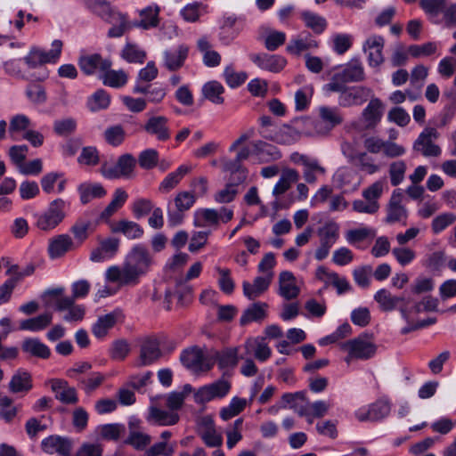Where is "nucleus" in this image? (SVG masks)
Wrapping results in <instances>:
<instances>
[{
	"mask_svg": "<svg viewBox=\"0 0 456 456\" xmlns=\"http://www.w3.org/2000/svg\"><path fill=\"white\" fill-rule=\"evenodd\" d=\"M142 274V245H134L122 265L110 266L104 273L106 281L118 286H134L139 283Z\"/></svg>",
	"mask_w": 456,
	"mask_h": 456,
	"instance_id": "nucleus-1",
	"label": "nucleus"
},
{
	"mask_svg": "<svg viewBox=\"0 0 456 456\" xmlns=\"http://www.w3.org/2000/svg\"><path fill=\"white\" fill-rule=\"evenodd\" d=\"M84 3L87 9L111 24L108 31L109 37H120L132 26H142V20L130 23L126 15L112 9L107 0H84Z\"/></svg>",
	"mask_w": 456,
	"mask_h": 456,
	"instance_id": "nucleus-2",
	"label": "nucleus"
},
{
	"mask_svg": "<svg viewBox=\"0 0 456 456\" xmlns=\"http://www.w3.org/2000/svg\"><path fill=\"white\" fill-rule=\"evenodd\" d=\"M69 203L62 199L51 201L41 213L36 214V225L42 231H50L59 225L66 216Z\"/></svg>",
	"mask_w": 456,
	"mask_h": 456,
	"instance_id": "nucleus-3",
	"label": "nucleus"
},
{
	"mask_svg": "<svg viewBox=\"0 0 456 456\" xmlns=\"http://www.w3.org/2000/svg\"><path fill=\"white\" fill-rule=\"evenodd\" d=\"M391 407L390 400L387 397H381L374 403L356 410L354 416L361 422H379L389 416Z\"/></svg>",
	"mask_w": 456,
	"mask_h": 456,
	"instance_id": "nucleus-4",
	"label": "nucleus"
},
{
	"mask_svg": "<svg viewBox=\"0 0 456 456\" xmlns=\"http://www.w3.org/2000/svg\"><path fill=\"white\" fill-rule=\"evenodd\" d=\"M136 160L130 154L120 156L115 165L103 163L101 167L102 175L109 179L130 178L133 176Z\"/></svg>",
	"mask_w": 456,
	"mask_h": 456,
	"instance_id": "nucleus-5",
	"label": "nucleus"
},
{
	"mask_svg": "<svg viewBox=\"0 0 456 456\" xmlns=\"http://www.w3.org/2000/svg\"><path fill=\"white\" fill-rule=\"evenodd\" d=\"M343 348L348 352L346 358L347 362L351 359L368 360L373 357L377 351V346L367 336H359L358 338L348 340L343 345Z\"/></svg>",
	"mask_w": 456,
	"mask_h": 456,
	"instance_id": "nucleus-6",
	"label": "nucleus"
},
{
	"mask_svg": "<svg viewBox=\"0 0 456 456\" xmlns=\"http://www.w3.org/2000/svg\"><path fill=\"white\" fill-rule=\"evenodd\" d=\"M231 387V383L224 379L205 385L200 387L195 393V402L198 403H206L216 398H223L229 393Z\"/></svg>",
	"mask_w": 456,
	"mask_h": 456,
	"instance_id": "nucleus-7",
	"label": "nucleus"
},
{
	"mask_svg": "<svg viewBox=\"0 0 456 456\" xmlns=\"http://www.w3.org/2000/svg\"><path fill=\"white\" fill-rule=\"evenodd\" d=\"M197 434L208 447H220L223 444V436L216 431L215 421L209 415L197 420Z\"/></svg>",
	"mask_w": 456,
	"mask_h": 456,
	"instance_id": "nucleus-8",
	"label": "nucleus"
},
{
	"mask_svg": "<svg viewBox=\"0 0 456 456\" xmlns=\"http://www.w3.org/2000/svg\"><path fill=\"white\" fill-rule=\"evenodd\" d=\"M384 46L385 38L380 35H371L364 41L362 50L367 53V61L370 67L378 68L384 62Z\"/></svg>",
	"mask_w": 456,
	"mask_h": 456,
	"instance_id": "nucleus-9",
	"label": "nucleus"
},
{
	"mask_svg": "<svg viewBox=\"0 0 456 456\" xmlns=\"http://www.w3.org/2000/svg\"><path fill=\"white\" fill-rule=\"evenodd\" d=\"M437 137V131L435 128H425L413 143V150L420 152L425 157H438L441 149L433 142Z\"/></svg>",
	"mask_w": 456,
	"mask_h": 456,
	"instance_id": "nucleus-10",
	"label": "nucleus"
},
{
	"mask_svg": "<svg viewBox=\"0 0 456 456\" xmlns=\"http://www.w3.org/2000/svg\"><path fill=\"white\" fill-rule=\"evenodd\" d=\"M403 194L400 189L395 190L392 192L388 204L387 206V216L385 222L387 224H395L403 222L405 224L408 212L405 207L402 204Z\"/></svg>",
	"mask_w": 456,
	"mask_h": 456,
	"instance_id": "nucleus-11",
	"label": "nucleus"
},
{
	"mask_svg": "<svg viewBox=\"0 0 456 456\" xmlns=\"http://www.w3.org/2000/svg\"><path fill=\"white\" fill-rule=\"evenodd\" d=\"M371 90L364 86L346 87L338 96V104L343 108L362 105L370 96Z\"/></svg>",
	"mask_w": 456,
	"mask_h": 456,
	"instance_id": "nucleus-12",
	"label": "nucleus"
},
{
	"mask_svg": "<svg viewBox=\"0 0 456 456\" xmlns=\"http://www.w3.org/2000/svg\"><path fill=\"white\" fill-rule=\"evenodd\" d=\"M248 57L259 69L273 73L281 71L287 64L286 59L278 54L250 53Z\"/></svg>",
	"mask_w": 456,
	"mask_h": 456,
	"instance_id": "nucleus-13",
	"label": "nucleus"
},
{
	"mask_svg": "<svg viewBox=\"0 0 456 456\" xmlns=\"http://www.w3.org/2000/svg\"><path fill=\"white\" fill-rule=\"evenodd\" d=\"M51 389L55 395V399L63 404H76L78 402L77 392L70 387L69 382L62 379H52L49 380Z\"/></svg>",
	"mask_w": 456,
	"mask_h": 456,
	"instance_id": "nucleus-14",
	"label": "nucleus"
},
{
	"mask_svg": "<svg viewBox=\"0 0 456 456\" xmlns=\"http://www.w3.org/2000/svg\"><path fill=\"white\" fill-rule=\"evenodd\" d=\"M41 446L46 453L70 456L72 442L68 437L53 435L44 438L41 442Z\"/></svg>",
	"mask_w": 456,
	"mask_h": 456,
	"instance_id": "nucleus-15",
	"label": "nucleus"
},
{
	"mask_svg": "<svg viewBox=\"0 0 456 456\" xmlns=\"http://www.w3.org/2000/svg\"><path fill=\"white\" fill-rule=\"evenodd\" d=\"M119 240L114 237L106 238L100 241L99 246L90 255V260L102 263L113 258L118 251Z\"/></svg>",
	"mask_w": 456,
	"mask_h": 456,
	"instance_id": "nucleus-16",
	"label": "nucleus"
},
{
	"mask_svg": "<svg viewBox=\"0 0 456 456\" xmlns=\"http://www.w3.org/2000/svg\"><path fill=\"white\" fill-rule=\"evenodd\" d=\"M78 66L86 75H94L96 71H103L111 67V61L103 59L99 53L82 54L78 59Z\"/></svg>",
	"mask_w": 456,
	"mask_h": 456,
	"instance_id": "nucleus-17",
	"label": "nucleus"
},
{
	"mask_svg": "<svg viewBox=\"0 0 456 456\" xmlns=\"http://www.w3.org/2000/svg\"><path fill=\"white\" fill-rule=\"evenodd\" d=\"M383 116V103L379 98H372L362 112L361 119L365 129H373Z\"/></svg>",
	"mask_w": 456,
	"mask_h": 456,
	"instance_id": "nucleus-18",
	"label": "nucleus"
},
{
	"mask_svg": "<svg viewBox=\"0 0 456 456\" xmlns=\"http://www.w3.org/2000/svg\"><path fill=\"white\" fill-rule=\"evenodd\" d=\"M121 317L122 314L119 310L99 316L92 325V333L98 339L103 338Z\"/></svg>",
	"mask_w": 456,
	"mask_h": 456,
	"instance_id": "nucleus-19",
	"label": "nucleus"
},
{
	"mask_svg": "<svg viewBox=\"0 0 456 456\" xmlns=\"http://www.w3.org/2000/svg\"><path fill=\"white\" fill-rule=\"evenodd\" d=\"M144 131L154 135L157 140L166 142L170 138L168 119L164 116H152L144 124Z\"/></svg>",
	"mask_w": 456,
	"mask_h": 456,
	"instance_id": "nucleus-20",
	"label": "nucleus"
},
{
	"mask_svg": "<svg viewBox=\"0 0 456 456\" xmlns=\"http://www.w3.org/2000/svg\"><path fill=\"white\" fill-rule=\"evenodd\" d=\"M273 273L269 272L265 276H257L250 283L247 281L242 282L243 294L246 297L253 300L266 291L272 282Z\"/></svg>",
	"mask_w": 456,
	"mask_h": 456,
	"instance_id": "nucleus-21",
	"label": "nucleus"
},
{
	"mask_svg": "<svg viewBox=\"0 0 456 456\" xmlns=\"http://www.w3.org/2000/svg\"><path fill=\"white\" fill-rule=\"evenodd\" d=\"M128 435L123 444L137 451L142 450V422L137 416H131L127 421Z\"/></svg>",
	"mask_w": 456,
	"mask_h": 456,
	"instance_id": "nucleus-22",
	"label": "nucleus"
},
{
	"mask_svg": "<svg viewBox=\"0 0 456 456\" xmlns=\"http://www.w3.org/2000/svg\"><path fill=\"white\" fill-rule=\"evenodd\" d=\"M375 301L379 305L382 311L390 312L396 308L399 309L401 305H405L409 303L404 297L393 296L390 291L386 289H381L374 295Z\"/></svg>",
	"mask_w": 456,
	"mask_h": 456,
	"instance_id": "nucleus-23",
	"label": "nucleus"
},
{
	"mask_svg": "<svg viewBox=\"0 0 456 456\" xmlns=\"http://www.w3.org/2000/svg\"><path fill=\"white\" fill-rule=\"evenodd\" d=\"M189 47L186 45H178L176 50H166L163 53L164 64L170 71L179 69L188 57Z\"/></svg>",
	"mask_w": 456,
	"mask_h": 456,
	"instance_id": "nucleus-24",
	"label": "nucleus"
},
{
	"mask_svg": "<svg viewBox=\"0 0 456 456\" xmlns=\"http://www.w3.org/2000/svg\"><path fill=\"white\" fill-rule=\"evenodd\" d=\"M204 355L200 348L197 346L186 348L180 354L182 364L191 370L199 371L203 370Z\"/></svg>",
	"mask_w": 456,
	"mask_h": 456,
	"instance_id": "nucleus-25",
	"label": "nucleus"
},
{
	"mask_svg": "<svg viewBox=\"0 0 456 456\" xmlns=\"http://www.w3.org/2000/svg\"><path fill=\"white\" fill-rule=\"evenodd\" d=\"M299 289L296 285L295 277L289 271H283L279 275V295L287 300L296 298Z\"/></svg>",
	"mask_w": 456,
	"mask_h": 456,
	"instance_id": "nucleus-26",
	"label": "nucleus"
},
{
	"mask_svg": "<svg viewBox=\"0 0 456 456\" xmlns=\"http://www.w3.org/2000/svg\"><path fill=\"white\" fill-rule=\"evenodd\" d=\"M77 192L83 205L88 204L95 199H101L106 195V190L101 183L86 182L78 185Z\"/></svg>",
	"mask_w": 456,
	"mask_h": 456,
	"instance_id": "nucleus-27",
	"label": "nucleus"
},
{
	"mask_svg": "<svg viewBox=\"0 0 456 456\" xmlns=\"http://www.w3.org/2000/svg\"><path fill=\"white\" fill-rule=\"evenodd\" d=\"M192 170L191 165L183 164L175 171L169 173L160 183L159 190L161 192H168L175 188L182 179Z\"/></svg>",
	"mask_w": 456,
	"mask_h": 456,
	"instance_id": "nucleus-28",
	"label": "nucleus"
},
{
	"mask_svg": "<svg viewBox=\"0 0 456 456\" xmlns=\"http://www.w3.org/2000/svg\"><path fill=\"white\" fill-rule=\"evenodd\" d=\"M341 78L346 83L361 82L364 79V69L359 60H352L340 71Z\"/></svg>",
	"mask_w": 456,
	"mask_h": 456,
	"instance_id": "nucleus-29",
	"label": "nucleus"
},
{
	"mask_svg": "<svg viewBox=\"0 0 456 456\" xmlns=\"http://www.w3.org/2000/svg\"><path fill=\"white\" fill-rule=\"evenodd\" d=\"M21 349L24 353L41 359H48L51 355L50 348L37 338L24 339Z\"/></svg>",
	"mask_w": 456,
	"mask_h": 456,
	"instance_id": "nucleus-30",
	"label": "nucleus"
},
{
	"mask_svg": "<svg viewBox=\"0 0 456 456\" xmlns=\"http://www.w3.org/2000/svg\"><path fill=\"white\" fill-rule=\"evenodd\" d=\"M148 419L161 426H170L178 422L179 415L171 410L166 411L151 405L149 409Z\"/></svg>",
	"mask_w": 456,
	"mask_h": 456,
	"instance_id": "nucleus-31",
	"label": "nucleus"
},
{
	"mask_svg": "<svg viewBox=\"0 0 456 456\" xmlns=\"http://www.w3.org/2000/svg\"><path fill=\"white\" fill-rule=\"evenodd\" d=\"M73 245V240L68 234L54 237L49 243L48 252L51 258H58L68 252Z\"/></svg>",
	"mask_w": 456,
	"mask_h": 456,
	"instance_id": "nucleus-32",
	"label": "nucleus"
},
{
	"mask_svg": "<svg viewBox=\"0 0 456 456\" xmlns=\"http://www.w3.org/2000/svg\"><path fill=\"white\" fill-rule=\"evenodd\" d=\"M268 305L263 302H256L248 306L240 319V325L244 326L252 322H260L266 317Z\"/></svg>",
	"mask_w": 456,
	"mask_h": 456,
	"instance_id": "nucleus-33",
	"label": "nucleus"
},
{
	"mask_svg": "<svg viewBox=\"0 0 456 456\" xmlns=\"http://www.w3.org/2000/svg\"><path fill=\"white\" fill-rule=\"evenodd\" d=\"M53 321V314L46 312L36 317L26 319L20 322V329L37 332L48 327Z\"/></svg>",
	"mask_w": 456,
	"mask_h": 456,
	"instance_id": "nucleus-34",
	"label": "nucleus"
},
{
	"mask_svg": "<svg viewBox=\"0 0 456 456\" xmlns=\"http://www.w3.org/2000/svg\"><path fill=\"white\" fill-rule=\"evenodd\" d=\"M350 160L361 171L368 175H373L380 169V166L375 163L374 158L365 151L358 152L355 155L351 156Z\"/></svg>",
	"mask_w": 456,
	"mask_h": 456,
	"instance_id": "nucleus-35",
	"label": "nucleus"
},
{
	"mask_svg": "<svg viewBox=\"0 0 456 456\" xmlns=\"http://www.w3.org/2000/svg\"><path fill=\"white\" fill-rule=\"evenodd\" d=\"M299 179V174L297 170L292 168H285L282 170L279 181L273 187V194L279 196L286 192L292 183H297Z\"/></svg>",
	"mask_w": 456,
	"mask_h": 456,
	"instance_id": "nucleus-36",
	"label": "nucleus"
},
{
	"mask_svg": "<svg viewBox=\"0 0 456 456\" xmlns=\"http://www.w3.org/2000/svg\"><path fill=\"white\" fill-rule=\"evenodd\" d=\"M315 47H317V42L307 34L304 37L299 36L297 38L291 39L287 45L286 50L290 54L299 55L303 52Z\"/></svg>",
	"mask_w": 456,
	"mask_h": 456,
	"instance_id": "nucleus-37",
	"label": "nucleus"
},
{
	"mask_svg": "<svg viewBox=\"0 0 456 456\" xmlns=\"http://www.w3.org/2000/svg\"><path fill=\"white\" fill-rule=\"evenodd\" d=\"M32 388L31 376L28 371L19 370L12 377L9 389L12 393L28 391Z\"/></svg>",
	"mask_w": 456,
	"mask_h": 456,
	"instance_id": "nucleus-38",
	"label": "nucleus"
},
{
	"mask_svg": "<svg viewBox=\"0 0 456 456\" xmlns=\"http://www.w3.org/2000/svg\"><path fill=\"white\" fill-rule=\"evenodd\" d=\"M318 112L320 118L325 123L328 130H331L343 122V117L337 107L321 106L318 109Z\"/></svg>",
	"mask_w": 456,
	"mask_h": 456,
	"instance_id": "nucleus-39",
	"label": "nucleus"
},
{
	"mask_svg": "<svg viewBox=\"0 0 456 456\" xmlns=\"http://www.w3.org/2000/svg\"><path fill=\"white\" fill-rule=\"evenodd\" d=\"M446 0H420L419 6L435 24L442 22L439 20V13L444 9Z\"/></svg>",
	"mask_w": 456,
	"mask_h": 456,
	"instance_id": "nucleus-40",
	"label": "nucleus"
},
{
	"mask_svg": "<svg viewBox=\"0 0 456 456\" xmlns=\"http://www.w3.org/2000/svg\"><path fill=\"white\" fill-rule=\"evenodd\" d=\"M224 87L218 81L213 80L207 82L202 86V94L204 97L215 104H223L224 99L223 94Z\"/></svg>",
	"mask_w": 456,
	"mask_h": 456,
	"instance_id": "nucleus-41",
	"label": "nucleus"
},
{
	"mask_svg": "<svg viewBox=\"0 0 456 456\" xmlns=\"http://www.w3.org/2000/svg\"><path fill=\"white\" fill-rule=\"evenodd\" d=\"M105 380V376L101 372H91L87 377L77 378L78 387L86 394L91 395Z\"/></svg>",
	"mask_w": 456,
	"mask_h": 456,
	"instance_id": "nucleus-42",
	"label": "nucleus"
},
{
	"mask_svg": "<svg viewBox=\"0 0 456 456\" xmlns=\"http://www.w3.org/2000/svg\"><path fill=\"white\" fill-rule=\"evenodd\" d=\"M321 244L332 247L339 237V226L335 222L325 224L318 230Z\"/></svg>",
	"mask_w": 456,
	"mask_h": 456,
	"instance_id": "nucleus-43",
	"label": "nucleus"
},
{
	"mask_svg": "<svg viewBox=\"0 0 456 456\" xmlns=\"http://www.w3.org/2000/svg\"><path fill=\"white\" fill-rule=\"evenodd\" d=\"M112 232H120L129 240L140 238L142 233V230L138 224L127 220H120L116 223L112 227Z\"/></svg>",
	"mask_w": 456,
	"mask_h": 456,
	"instance_id": "nucleus-44",
	"label": "nucleus"
},
{
	"mask_svg": "<svg viewBox=\"0 0 456 456\" xmlns=\"http://www.w3.org/2000/svg\"><path fill=\"white\" fill-rule=\"evenodd\" d=\"M255 149L259 159L264 162L278 160L281 158V154L277 147L265 142L258 141L255 144Z\"/></svg>",
	"mask_w": 456,
	"mask_h": 456,
	"instance_id": "nucleus-45",
	"label": "nucleus"
},
{
	"mask_svg": "<svg viewBox=\"0 0 456 456\" xmlns=\"http://www.w3.org/2000/svg\"><path fill=\"white\" fill-rule=\"evenodd\" d=\"M301 18L304 20L305 26L311 28L316 34H322L327 27V21L325 18L310 11H304L301 13Z\"/></svg>",
	"mask_w": 456,
	"mask_h": 456,
	"instance_id": "nucleus-46",
	"label": "nucleus"
},
{
	"mask_svg": "<svg viewBox=\"0 0 456 456\" xmlns=\"http://www.w3.org/2000/svg\"><path fill=\"white\" fill-rule=\"evenodd\" d=\"M216 360L221 370L233 368L238 362L237 348H226L216 353Z\"/></svg>",
	"mask_w": 456,
	"mask_h": 456,
	"instance_id": "nucleus-47",
	"label": "nucleus"
},
{
	"mask_svg": "<svg viewBox=\"0 0 456 456\" xmlns=\"http://www.w3.org/2000/svg\"><path fill=\"white\" fill-rule=\"evenodd\" d=\"M98 430L102 438L105 440L117 441L126 432L125 425L121 423H109L100 425Z\"/></svg>",
	"mask_w": 456,
	"mask_h": 456,
	"instance_id": "nucleus-48",
	"label": "nucleus"
},
{
	"mask_svg": "<svg viewBox=\"0 0 456 456\" xmlns=\"http://www.w3.org/2000/svg\"><path fill=\"white\" fill-rule=\"evenodd\" d=\"M160 356L159 341L152 337L144 338V365L153 363Z\"/></svg>",
	"mask_w": 456,
	"mask_h": 456,
	"instance_id": "nucleus-49",
	"label": "nucleus"
},
{
	"mask_svg": "<svg viewBox=\"0 0 456 456\" xmlns=\"http://www.w3.org/2000/svg\"><path fill=\"white\" fill-rule=\"evenodd\" d=\"M195 225L204 227L207 225L216 226L219 223V213L213 208H204L196 212Z\"/></svg>",
	"mask_w": 456,
	"mask_h": 456,
	"instance_id": "nucleus-50",
	"label": "nucleus"
},
{
	"mask_svg": "<svg viewBox=\"0 0 456 456\" xmlns=\"http://www.w3.org/2000/svg\"><path fill=\"white\" fill-rule=\"evenodd\" d=\"M103 83L106 86L119 88L126 85L127 77L123 70L109 69L103 70Z\"/></svg>",
	"mask_w": 456,
	"mask_h": 456,
	"instance_id": "nucleus-51",
	"label": "nucleus"
},
{
	"mask_svg": "<svg viewBox=\"0 0 456 456\" xmlns=\"http://www.w3.org/2000/svg\"><path fill=\"white\" fill-rule=\"evenodd\" d=\"M224 169L232 174V180L236 182V184L243 183L248 175L247 169L236 159L226 161L224 165Z\"/></svg>",
	"mask_w": 456,
	"mask_h": 456,
	"instance_id": "nucleus-52",
	"label": "nucleus"
},
{
	"mask_svg": "<svg viewBox=\"0 0 456 456\" xmlns=\"http://www.w3.org/2000/svg\"><path fill=\"white\" fill-rule=\"evenodd\" d=\"M175 297L177 299V305L181 306L187 305L191 302V290L190 289H186L184 291H172L170 289H167L165 291V307L167 310L171 309L172 298Z\"/></svg>",
	"mask_w": 456,
	"mask_h": 456,
	"instance_id": "nucleus-53",
	"label": "nucleus"
},
{
	"mask_svg": "<svg viewBox=\"0 0 456 456\" xmlns=\"http://www.w3.org/2000/svg\"><path fill=\"white\" fill-rule=\"evenodd\" d=\"M406 169V163L403 160L394 161L389 165L388 174L393 186H397L403 181Z\"/></svg>",
	"mask_w": 456,
	"mask_h": 456,
	"instance_id": "nucleus-54",
	"label": "nucleus"
},
{
	"mask_svg": "<svg viewBox=\"0 0 456 456\" xmlns=\"http://www.w3.org/2000/svg\"><path fill=\"white\" fill-rule=\"evenodd\" d=\"M223 76L227 85L232 88L241 86L248 77L247 73L244 71L236 72L232 65L225 67Z\"/></svg>",
	"mask_w": 456,
	"mask_h": 456,
	"instance_id": "nucleus-55",
	"label": "nucleus"
},
{
	"mask_svg": "<svg viewBox=\"0 0 456 456\" xmlns=\"http://www.w3.org/2000/svg\"><path fill=\"white\" fill-rule=\"evenodd\" d=\"M455 222L456 215L454 213H443L433 219L431 224L432 231L434 233L438 234Z\"/></svg>",
	"mask_w": 456,
	"mask_h": 456,
	"instance_id": "nucleus-56",
	"label": "nucleus"
},
{
	"mask_svg": "<svg viewBox=\"0 0 456 456\" xmlns=\"http://www.w3.org/2000/svg\"><path fill=\"white\" fill-rule=\"evenodd\" d=\"M110 102V95L104 90H97L90 98L88 106L92 111H98L108 108Z\"/></svg>",
	"mask_w": 456,
	"mask_h": 456,
	"instance_id": "nucleus-57",
	"label": "nucleus"
},
{
	"mask_svg": "<svg viewBox=\"0 0 456 456\" xmlns=\"http://www.w3.org/2000/svg\"><path fill=\"white\" fill-rule=\"evenodd\" d=\"M354 179V171L345 167L338 168L332 178L334 185L339 189L350 185Z\"/></svg>",
	"mask_w": 456,
	"mask_h": 456,
	"instance_id": "nucleus-58",
	"label": "nucleus"
},
{
	"mask_svg": "<svg viewBox=\"0 0 456 456\" xmlns=\"http://www.w3.org/2000/svg\"><path fill=\"white\" fill-rule=\"evenodd\" d=\"M77 128V121L72 118L57 119L53 122V131L60 136H68Z\"/></svg>",
	"mask_w": 456,
	"mask_h": 456,
	"instance_id": "nucleus-59",
	"label": "nucleus"
},
{
	"mask_svg": "<svg viewBox=\"0 0 456 456\" xmlns=\"http://www.w3.org/2000/svg\"><path fill=\"white\" fill-rule=\"evenodd\" d=\"M159 12L160 8L156 4L144 8V30L159 26Z\"/></svg>",
	"mask_w": 456,
	"mask_h": 456,
	"instance_id": "nucleus-60",
	"label": "nucleus"
},
{
	"mask_svg": "<svg viewBox=\"0 0 456 456\" xmlns=\"http://www.w3.org/2000/svg\"><path fill=\"white\" fill-rule=\"evenodd\" d=\"M438 44L436 42H428L423 45H411L408 48V53L414 58L421 56H429L437 51Z\"/></svg>",
	"mask_w": 456,
	"mask_h": 456,
	"instance_id": "nucleus-61",
	"label": "nucleus"
},
{
	"mask_svg": "<svg viewBox=\"0 0 456 456\" xmlns=\"http://www.w3.org/2000/svg\"><path fill=\"white\" fill-rule=\"evenodd\" d=\"M372 274V268L370 265H363L355 268L353 271V277L354 282L362 289L369 288L370 284V276Z\"/></svg>",
	"mask_w": 456,
	"mask_h": 456,
	"instance_id": "nucleus-62",
	"label": "nucleus"
},
{
	"mask_svg": "<svg viewBox=\"0 0 456 456\" xmlns=\"http://www.w3.org/2000/svg\"><path fill=\"white\" fill-rule=\"evenodd\" d=\"M25 94L28 99L36 104H43L47 101V94L45 88L38 84L28 86Z\"/></svg>",
	"mask_w": 456,
	"mask_h": 456,
	"instance_id": "nucleus-63",
	"label": "nucleus"
},
{
	"mask_svg": "<svg viewBox=\"0 0 456 456\" xmlns=\"http://www.w3.org/2000/svg\"><path fill=\"white\" fill-rule=\"evenodd\" d=\"M166 95L165 88L159 84L144 86V102H159Z\"/></svg>",
	"mask_w": 456,
	"mask_h": 456,
	"instance_id": "nucleus-64",
	"label": "nucleus"
}]
</instances>
